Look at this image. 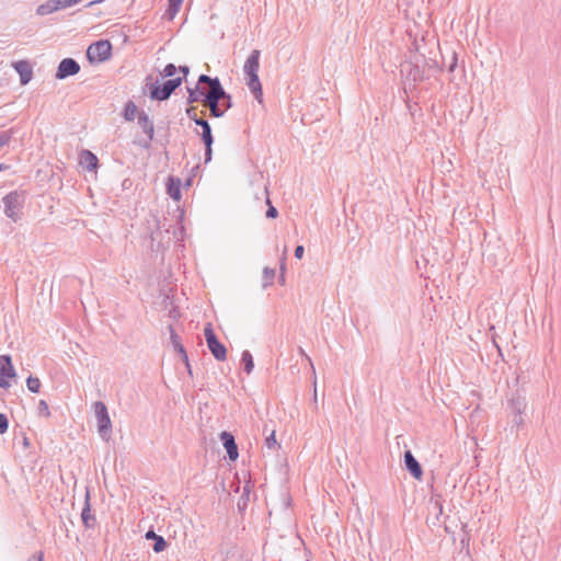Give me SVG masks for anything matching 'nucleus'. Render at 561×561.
<instances>
[{
  "mask_svg": "<svg viewBox=\"0 0 561 561\" xmlns=\"http://www.w3.org/2000/svg\"><path fill=\"white\" fill-rule=\"evenodd\" d=\"M260 56L261 51L259 49H253L244 62L243 72L248 88L253 93L254 98L259 102H262V84L257 75L260 68Z\"/></svg>",
  "mask_w": 561,
  "mask_h": 561,
  "instance_id": "nucleus-1",
  "label": "nucleus"
},
{
  "mask_svg": "<svg viewBox=\"0 0 561 561\" xmlns=\"http://www.w3.org/2000/svg\"><path fill=\"white\" fill-rule=\"evenodd\" d=\"M182 77H178L174 79H169L164 81L162 84H159L157 80L156 83H146V87L149 89V96L151 100L157 101H165L171 94L182 84Z\"/></svg>",
  "mask_w": 561,
  "mask_h": 561,
  "instance_id": "nucleus-2",
  "label": "nucleus"
},
{
  "mask_svg": "<svg viewBox=\"0 0 561 561\" xmlns=\"http://www.w3.org/2000/svg\"><path fill=\"white\" fill-rule=\"evenodd\" d=\"M4 214L8 218L16 222L21 219L22 208L25 203L23 192L12 191L2 198Z\"/></svg>",
  "mask_w": 561,
  "mask_h": 561,
  "instance_id": "nucleus-3",
  "label": "nucleus"
},
{
  "mask_svg": "<svg viewBox=\"0 0 561 561\" xmlns=\"http://www.w3.org/2000/svg\"><path fill=\"white\" fill-rule=\"evenodd\" d=\"M94 413L100 436L103 439L108 440L112 431V422L106 405L102 401H96L94 403Z\"/></svg>",
  "mask_w": 561,
  "mask_h": 561,
  "instance_id": "nucleus-4",
  "label": "nucleus"
},
{
  "mask_svg": "<svg viewBox=\"0 0 561 561\" xmlns=\"http://www.w3.org/2000/svg\"><path fill=\"white\" fill-rule=\"evenodd\" d=\"M204 335L207 343V346L213 354V356L222 362L227 358V348L226 346L217 339L211 324L208 323L204 328Z\"/></svg>",
  "mask_w": 561,
  "mask_h": 561,
  "instance_id": "nucleus-5",
  "label": "nucleus"
},
{
  "mask_svg": "<svg viewBox=\"0 0 561 561\" xmlns=\"http://www.w3.org/2000/svg\"><path fill=\"white\" fill-rule=\"evenodd\" d=\"M112 54V45L107 39H101L91 44L87 50V57L91 62L107 60Z\"/></svg>",
  "mask_w": 561,
  "mask_h": 561,
  "instance_id": "nucleus-6",
  "label": "nucleus"
},
{
  "mask_svg": "<svg viewBox=\"0 0 561 561\" xmlns=\"http://www.w3.org/2000/svg\"><path fill=\"white\" fill-rule=\"evenodd\" d=\"M225 96V89H218L216 88L213 91H207V94L205 95V99H203V104L209 107L210 115L213 117H222L224 116V110L220 105V100Z\"/></svg>",
  "mask_w": 561,
  "mask_h": 561,
  "instance_id": "nucleus-7",
  "label": "nucleus"
},
{
  "mask_svg": "<svg viewBox=\"0 0 561 561\" xmlns=\"http://www.w3.org/2000/svg\"><path fill=\"white\" fill-rule=\"evenodd\" d=\"M79 71L80 65L77 60L73 58H65L59 62L55 77L62 80L67 77L77 75Z\"/></svg>",
  "mask_w": 561,
  "mask_h": 561,
  "instance_id": "nucleus-8",
  "label": "nucleus"
},
{
  "mask_svg": "<svg viewBox=\"0 0 561 561\" xmlns=\"http://www.w3.org/2000/svg\"><path fill=\"white\" fill-rule=\"evenodd\" d=\"M0 362L4 363V365L0 367V388L8 389L11 385L7 380V378L15 377L16 373L12 365V359L10 355H1Z\"/></svg>",
  "mask_w": 561,
  "mask_h": 561,
  "instance_id": "nucleus-9",
  "label": "nucleus"
},
{
  "mask_svg": "<svg viewBox=\"0 0 561 561\" xmlns=\"http://www.w3.org/2000/svg\"><path fill=\"white\" fill-rule=\"evenodd\" d=\"M137 124L147 136V141L145 142L144 147L148 148L154 135L153 122L150 119L146 112L141 111L137 115Z\"/></svg>",
  "mask_w": 561,
  "mask_h": 561,
  "instance_id": "nucleus-10",
  "label": "nucleus"
},
{
  "mask_svg": "<svg viewBox=\"0 0 561 561\" xmlns=\"http://www.w3.org/2000/svg\"><path fill=\"white\" fill-rule=\"evenodd\" d=\"M14 70L20 76V82L22 85L27 84L33 77V69L28 61L26 60H19L13 64Z\"/></svg>",
  "mask_w": 561,
  "mask_h": 561,
  "instance_id": "nucleus-11",
  "label": "nucleus"
},
{
  "mask_svg": "<svg viewBox=\"0 0 561 561\" xmlns=\"http://www.w3.org/2000/svg\"><path fill=\"white\" fill-rule=\"evenodd\" d=\"M220 440L227 450L229 459L232 461L237 460L239 453L233 435L229 432H221Z\"/></svg>",
  "mask_w": 561,
  "mask_h": 561,
  "instance_id": "nucleus-12",
  "label": "nucleus"
},
{
  "mask_svg": "<svg viewBox=\"0 0 561 561\" xmlns=\"http://www.w3.org/2000/svg\"><path fill=\"white\" fill-rule=\"evenodd\" d=\"M404 465L411 476L417 480H421L423 471L419 461L415 459L411 450L404 453Z\"/></svg>",
  "mask_w": 561,
  "mask_h": 561,
  "instance_id": "nucleus-13",
  "label": "nucleus"
},
{
  "mask_svg": "<svg viewBox=\"0 0 561 561\" xmlns=\"http://www.w3.org/2000/svg\"><path fill=\"white\" fill-rule=\"evenodd\" d=\"M401 75L405 78L407 81H411L415 83L416 81L422 79V71L419 66L413 65L412 62H404L401 65Z\"/></svg>",
  "mask_w": 561,
  "mask_h": 561,
  "instance_id": "nucleus-14",
  "label": "nucleus"
},
{
  "mask_svg": "<svg viewBox=\"0 0 561 561\" xmlns=\"http://www.w3.org/2000/svg\"><path fill=\"white\" fill-rule=\"evenodd\" d=\"M79 162L81 167H83L88 171H94L98 168L99 160L96 156L90 150H82V152L80 153Z\"/></svg>",
  "mask_w": 561,
  "mask_h": 561,
  "instance_id": "nucleus-15",
  "label": "nucleus"
},
{
  "mask_svg": "<svg viewBox=\"0 0 561 561\" xmlns=\"http://www.w3.org/2000/svg\"><path fill=\"white\" fill-rule=\"evenodd\" d=\"M81 518H82V523L84 524V526L87 528L94 527V525H95V517L91 513L90 493H89V491H87V493H85V501H84V506L82 508Z\"/></svg>",
  "mask_w": 561,
  "mask_h": 561,
  "instance_id": "nucleus-16",
  "label": "nucleus"
},
{
  "mask_svg": "<svg viewBox=\"0 0 561 561\" xmlns=\"http://www.w3.org/2000/svg\"><path fill=\"white\" fill-rule=\"evenodd\" d=\"M169 332H170L171 344H172L174 351H176L180 354L183 362H187V352L181 342V337L175 332V330L173 329L172 325H169Z\"/></svg>",
  "mask_w": 561,
  "mask_h": 561,
  "instance_id": "nucleus-17",
  "label": "nucleus"
},
{
  "mask_svg": "<svg viewBox=\"0 0 561 561\" xmlns=\"http://www.w3.org/2000/svg\"><path fill=\"white\" fill-rule=\"evenodd\" d=\"M181 180L175 176H169L167 182V193L174 201L181 199Z\"/></svg>",
  "mask_w": 561,
  "mask_h": 561,
  "instance_id": "nucleus-18",
  "label": "nucleus"
},
{
  "mask_svg": "<svg viewBox=\"0 0 561 561\" xmlns=\"http://www.w3.org/2000/svg\"><path fill=\"white\" fill-rule=\"evenodd\" d=\"M61 10L58 0H47L45 3L39 4L36 9V14L39 16L51 14Z\"/></svg>",
  "mask_w": 561,
  "mask_h": 561,
  "instance_id": "nucleus-19",
  "label": "nucleus"
},
{
  "mask_svg": "<svg viewBox=\"0 0 561 561\" xmlns=\"http://www.w3.org/2000/svg\"><path fill=\"white\" fill-rule=\"evenodd\" d=\"M145 537L147 539H153L154 543L152 549L154 552L159 553L167 548L165 539L162 536L157 535L153 530H148Z\"/></svg>",
  "mask_w": 561,
  "mask_h": 561,
  "instance_id": "nucleus-20",
  "label": "nucleus"
},
{
  "mask_svg": "<svg viewBox=\"0 0 561 561\" xmlns=\"http://www.w3.org/2000/svg\"><path fill=\"white\" fill-rule=\"evenodd\" d=\"M187 103L192 104L195 102H202L205 99L207 92L204 89H201L198 85L195 88H187Z\"/></svg>",
  "mask_w": 561,
  "mask_h": 561,
  "instance_id": "nucleus-21",
  "label": "nucleus"
},
{
  "mask_svg": "<svg viewBox=\"0 0 561 561\" xmlns=\"http://www.w3.org/2000/svg\"><path fill=\"white\" fill-rule=\"evenodd\" d=\"M199 84H208L209 85L208 91H213L215 88H216V90L224 88L219 78H217V77L211 78L207 75H201L198 77L197 85L199 87Z\"/></svg>",
  "mask_w": 561,
  "mask_h": 561,
  "instance_id": "nucleus-22",
  "label": "nucleus"
},
{
  "mask_svg": "<svg viewBox=\"0 0 561 561\" xmlns=\"http://www.w3.org/2000/svg\"><path fill=\"white\" fill-rule=\"evenodd\" d=\"M138 115V108L137 105L133 101H128L125 104L124 111H123V117L127 122H133L136 116Z\"/></svg>",
  "mask_w": 561,
  "mask_h": 561,
  "instance_id": "nucleus-23",
  "label": "nucleus"
},
{
  "mask_svg": "<svg viewBox=\"0 0 561 561\" xmlns=\"http://www.w3.org/2000/svg\"><path fill=\"white\" fill-rule=\"evenodd\" d=\"M195 124L202 127L203 141L214 140L213 134H211V127L206 119H204V118L195 119Z\"/></svg>",
  "mask_w": 561,
  "mask_h": 561,
  "instance_id": "nucleus-24",
  "label": "nucleus"
},
{
  "mask_svg": "<svg viewBox=\"0 0 561 561\" xmlns=\"http://www.w3.org/2000/svg\"><path fill=\"white\" fill-rule=\"evenodd\" d=\"M508 405L513 414H518L525 411L526 402L524 398L516 397L510 400Z\"/></svg>",
  "mask_w": 561,
  "mask_h": 561,
  "instance_id": "nucleus-25",
  "label": "nucleus"
},
{
  "mask_svg": "<svg viewBox=\"0 0 561 561\" xmlns=\"http://www.w3.org/2000/svg\"><path fill=\"white\" fill-rule=\"evenodd\" d=\"M241 362L243 364L244 371L250 375L254 368V362L250 351L245 350L242 352Z\"/></svg>",
  "mask_w": 561,
  "mask_h": 561,
  "instance_id": "nucleus-26",
  "label": "nucleus"
},
{
  "mask_svg": "<svg viewBox=\"0 0 561 561\" xmlns=\"http://www.w3.org/2000/svg\"><path fill=\"white\" fill-rule=\"evenodd\" d=\"M275 270L271 267H264L263 268V275H262V287L263 289L267 288L270 285L273 284L275 278Z\"/></svg>",
  "mask_w": 561,
  "mask_h": 561,
  "instance_id": "nucleus-27",
  "label": "nucleus"
},
{
  "mask_svg": "<svg viewBox=\"0 0 561 561\" xmlns=\"http://www.w3.org/2000/svg\"><path fill=\"white\" fill-rule=\"evenodd\" d=\"M26 386L32 393H38L41 389V380L37 377L28 376L26 379Z\"/></svg>",
  "mask_w": 561,
  "mask_h": 561,
  "instance_id": "nucleus-28",
  "label": "nucleus"
},
{
  "mask_svg": "<svg viewBox=\"0 0 561 561\" xmlns=\"http://www.w3.org/2000/svg\"><path fill=\"white\" fill-rule=\"evenodd\" d=\"M168 1H169V7L167 10V13L170 16V19H172L179 12L183 0H168Z\"/></svg>",
  "mask_w": 561,
  "mask_h": 561,
  "instance_id": "nucleus-29",
  "label": "nucleus"
},
{
  "mask_svg": "<svg viewBox=\"0 0 561 561\" xmlns=\"http://www.w3.org/2000/svg\"><path fill=\"white\" fill-rule=\"evenodd\" d=\"M286 254H287V248L285 247L284 251H283V256L280 259V267H279L280 274H279L278 280H279L280 285H284L285 284V279H286L285 278V271H286L285 260H286Z\"/></svg>",
  "mask_w": 561,
  "mask_h": 561,
  "instance_id": "nucleus-30",
  "label": "nucleus"
},
{
  "mask_svg": "<svg viewBox=\"0 0 561 561\" xmlns=\"http://www.w3.org/2000/svg\"><path fill=\"white\" fill-rule=\"evenodd\" d=\"M37 412H38L39 416H44V417L50 416L49 407L45 400H39L38 405H37Z\"/></svg>",
  "mask_w": 561,
  "mask_h": 561,
  "instance_id": "nucleus-31",
  "label": "nucleus"
},
{
  "mask_svg": "<svg viewBox=\"0 0 561 561\" xmlns=\"http://www.w3.org/2000/svg\"><path fill=\"white\" fill-rule=\"evenodd\" d=\"M12 136H13L12 129L0 131V149L9 144Z\"/></svg>",
  "mask_w": 561,
  "mask_h": 561,
  "instance_id": "nucleus-32",
  "label": "nucleus"
},
{
  "mask_svg": "<svg viewBox=\"0 0 561 561\" xmlns=\"http://www.w3.org/2000/svg\"><path fill=\"white\" fill-rule=\"evenodd\" d=\"M221 108L224 110V114L226 111L232 107V98L229 93L225 91V96L220 100Z\"/></svg>",
  "mask_w": 561,
  "mask_h": 561,
  "instance_id": "nucleus-33",
  "label": "nucleus"
},
{
  "mask_svg": "<svg viewBox=\"0 0 561 561\" xmlns=\"http://www.w3.org/2000/svg\"><path fill=\"white\" fill-rule=\"evenodd\" d=\"M265 446L268 449H274L279 446L275 438V431H272L271 434L265 438Z\"/></svg>",
  "mask_w": 561,
  "mask_h": 561,
  "instance_id": "nucleus-34",
  "label": "nucleus"
},
{
  "mask_svg": "<svg viewBox=\"0 0 561 561\" xmlns=\"http://www.w3.org/2000/svg\"><path fill=\"white\" fill-rule=\"evenodd\" d=\"M213 142L214 140H207V141H204V145H205V163L209 162L211 160V154H213Z\"/></svg>",
  "mask_w": 561,
  "mask_h": 561,
  "instance_id": "nucleus-35",
  "label": "nucleus"
},
{
  "mask_svg": "<svg viewBox=\"0 0 561 561\" xmlns=\"http://www.w3.org/2000/svg\"><path fill=\"white\" fill-rule=\"evenodd\" d=\"M176 71H178V68L175 67L174 64H168V65H165L162 73L164 77L171 78L176 73Z\"/></svg>",
  "mask_w": 561,
  "mask_h": 561,
  "instance_id": "nucleus-36",
  "label": "nucleus"
},
{
  "mask_svg": "<svg viewBox=\"0 0 561 561\" xmlns=\"http://www.w3.org/2000/svg\"><path fill=\"white\" fill-rule=\"evenodd\" d=\"M9 428V420L5 414L0 413V434L7 433Z\"/></svg>",
  "mask_w": 561,
  "mask_h": 561,
  "instance_id": "nucleus-37",
  "label": "nucleus"
},
{
  "mask_svg": "<svg viewBox=\"0 0 561 561\" xmlns=\"http://www.w3.org/2000/svg\"><path fill=\"white\" fill-rule=\"evenodd\" d=\"M267 204H268V208L266 210V217L267 218H276L278 215L277 209L273 205H271L270 199H267Z\"/></svg>",
  "mask_w": 561,
  "mask_h": 561,
  "instance_id": "nucleus-38",
  "label": "nucleus"
},
{
  "mask_svg": "<svg viewBox=\"0 0 561 561\" xmlns=\"http://www.w3.org/2000/svg\"><path fill=\"white\" fill-rule=\"evenodd\" d=\"M81 0H58L59 4H60V8L61 10L62 9H66V8H70L72 5H76L77 3H79Z\"/></svg>",
  "mask_w": 561,
  "mask_h": 561,
  "instance_id": "nucleus-39",
  "label": "nucleus"
},
{
  "mask_svg": "<svg viewBox=\"0 0 561 561\" xmlns=\"http://www.w3.org/2000/svg\"><path fill=\"white\" fill-rule=\"evenodd\" d=\"M186 115L190 119H192L195 123V119H199L196 115V108L191 106L186 108Z\"/></svg>",
  "mask_w": 561,
  "mask_h": 561,
  "instance_id": "nucleus-40",
  "label": "nucleus"
},
{
  "mask_svg": "<svg viewBox=\"0 0 561 561\" xmlns=\"http://www.w3.org/2000/svg\"><path fill=\"white\" fill-rule=\"evenodd\" d=\"M523 413H516L514 414V417H513V423L516 425V426H520L524 424V419L522 416Z\"/></svg>",
  "mask_w": 561,
  "mask_h": 561,
  "instance_id": "nucleus-41",
  "label": "nucleus"
},
{
  "mask_svg": "<svg viewBox=\"0 0 561 561\" xmlns=\"http://www.w3.org/2000/svg\"><path fill=\"white\" fill-rule=\"evenodd\" d=\"M305 252V248L302 245H297L295 249V257L301 259Z\"/></svg>",
  "mask_w": 561,
  "mask_h": 561,
  "instance_id": "nucleus-42",
  "label": "nucleus"
},
{
  "mask_svg": "<svg viewBox=\"0 0 561 561\" xmlns=\"http://www.w3.org/2000/svg\"><path fill=\"white\" fill-rule=\"evenodd\" d=\"M28 561H44L43 552H38L30 557Z\"/></svg>",
  "mask_w": 561,
  "mask_h": 561,
  "instance_id": "nucleus-43",
  "label": "nucleus"
},
{
  "mask_svg": "<svg viewBox=\"0 0 561 561\" xmlns=\"http://www.w3.org/2000/svg\"><path fill=\"white\" fill-rule=\"evenodd\" d=\"M179 70H180L181 72H183L184 78H185V77L188 75V72H190V69H188V67H187V66H180V67H179Z\"/></svg>",
  "mask_w": 561,
  "mask_h": 561,
  "instance_id": "nucleus-44",
  "label": "nucleus"
},
{
  "mask_svg": "<svg viewBox=\"0 0 561 561\" xmlns=\"http://www.w3.org/2000/svg\"><path fill=\"white\" fill-rule=\"evenodd\" d=\"M299 352H300L301 355H304L306 357V359L310 363L311 367L313 368L311 358L304 352L302 348H300Z\"/></svg>",
  "mask_w": 561,
  "mask_h": 561,
  "instance_id": "nucleus-45",
  "label": "nucleus"
},
{
  "mask_svg": "<svg viewBox=\"0 0 561 561\" xmlns=\"http://www.w3.org/2000/svg\"><path fill=\"white\" fill-rule=\"evenodd\" d=\"M186 368H187V371L190 375H192V368H191V365H190V359L187 358V362H184Z\"/></svg>",
  "mask_w": 561,
  "mask_h": 561,
  "instance_id": "nucleus-46",
  "label": "nucleus"
},
{
  "mask_svg": "<svg viewBox=\"0 0 561 561\" xmlns=\"http://www.w3.org/2000/svg\"><path fill=\"white\" fill-rule=\"evenodd\" d=\"M102 1H103V0H95V1H91V2H89V3H88V7H92V5H94V4H96V3H100V2H102Z\"/></svg>",
  "mask_w": 561,
  "mask_h": 561,
  "instance_id": "nucleus-47",
  "label": "nucleus"
},
{
  "mask_svg": "<svg viewBox=\"0 0 561 561\" xmlns=\"http://www.w3.org/2000/svg\"><path fill=\"white\" fill-rule=\"evenodd\" d=\"M9 165L4 163H0V171L8 170Z\"/></svg>",
  "mask_w": 561,
  "mask_h": 561,
  "instance_id": "nucleus-48",
  "label": "nucleus"
},
{
  "mask_svg": "<svg viewBox=\"0 0 561 561\" xmlns=\"http://www.w3.org/2000/svg\"><path fill=\"white\" fill-rule=\"evenodd\" d=\"M436 505H437V506H438V508H439V513H442V512H443V507H442V505H440L438 502L436 503Z\"/></svg>",
  "mask_w": 561,
  "mask_h": 561,
  "instance_id": "nucleus-49",
  "label": "nucleus"
},
{
  "mask_svg": "<svg viewBox=\"0 0 561 561\" xmlns=\"http://www.w3.org/2000/svg\"><path fill=\"white\" fill-rule=\"evenodd\" d=\"M455 66H456V62L451 64V66H450L449 70H450V71H453V70H454V68H455Z\"/></svg>",
  "mask_w": 561,
  "mask_h": 561,
  "instance_id": "nucleus-50",
  "label": "nucleus"
},
{
  "mask_svg": "<svg viewBox=\"0 0 561 561\" xmlns=\"http://www.w3.org/2000/svg\"><path fill=\"white\" fill-rule=\"evenodd\" d=\"M186 185H187V186H188V185H191V180H187V181H186Z\"/></svg>",
  "mask_w": 561,
  "mask_h": 561,
  "instance_id": "nucleus-51",
  "label": "nucleus"
}]
</instances>
